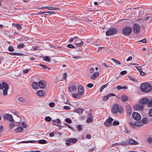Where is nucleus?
Returning <instances> with one entry per match:
<instances>
[{"label":"nucleus","instance_id":"f257e3e1","mask_svg":"<svg viewBox=\"0 0 152 152\" xmlns=\"http://www.w3.org/2000/svg\"><path fill=\"white\" fill-rule=\"evenodd\" d=\"M140 88L141 91L144 92H148L150 91L152 89L151 85L146 83L142 84L141 85Z\"/></svg>","mask_w":152,"mask_h":152},{"label":"nucleus","instance_id":"f03ea898","mask_svg":"<svg viewBox=\"0 0 152 152\" xmlns=\"http://www.w3.org/2000/svg\"><path fill=\"white\" fill-rule=\"evenodd\" d=\"M132 31V28L129 26H126L123 28V34L125 36L129 35Z\"/></svg>","mask_w":152,"mask_h":152},{"label":"nucleus","instance_id":"7ed1b4c3","mask_svg":"<svg viewBox=\"0 0 152 152\" xmlns=\"http://www.w3.org/2000/svg\"><path fill=\"white\" fill-rule=\"evenodd\" d=\"M1 89L3 90V88L4 89L3 91V94L4 95H7V90L9 88L8 85L6 83L3 82L2 84H0Z\"/></svg>","mask_w":152,"mask_h":152},{"label":"nucleus","instance_id":"20e7f679","mask_svg":"<svg viewBox=\"0 0 152 152\" xmlns=\"http://www.w3.org/2000/svg\"><path fill=\"white\" fill-rule=\"evenodd\" d=\"M117 32V30L115 28H111L106 31V34L107 36H110L116 34Z\"/></svg>","mask_w":152,"mask_h":152},{"label":"nucleus","instance_id":"39448f33","mask_svg":"<svg viewBox=\"0 0 152 152\" xmlns=\"http://www.w3.org/2000/svg\"><path fill=\"white\" fill-rule=\"evenodd\" d=\"M80 18L79 17H75L73 18L72 19H70L69 20V21L70 22L71 24H74L76 23L77 22L80 21Z\"/></svg>","mask_w":152,"mask_h":152},{"label":"nucleus","instance_id":"423d86ee","mask_svg":"<svg viewBox=\"0 0 152 152\" xmlns=\"http://www.w3.org/2000/svg\"><path fill=\"white\" fill-rule=\"evenodd\" d=\"M140 25L137 24H134L133 26V31L134 33L137 34L140 31Z\"/></svg>","mask_w":152,"mask_h":152},{"label":"nucleus","instance_id":"0eeeda50","mask_svg":"<svg viewBox=\"0 0 152 152\" xmlns=\"http://www.w3.org/2000/svg\"><path fill=\"white\" fill-rule=\"evenodd\" d=\"M3 118L5 120H8L10 122H13V120L12 116L9 114H5L3 116Z\"/></svg>","mask_w":152,"mask_h":152},{"label":"nucleus","instance_id":"6e6552de","mask_svg":"<svg viewBox=\"0 0 152 152\" xmlns=\"http://www.w3.org/2000/svg\"><path fill=\"white\" fill-rule=\"evenodd\" d=\"M133 118L136 120L139 121L141 119L140 115L137 112H133L132 114Z\"/></svg>","mask_w":152,"mask_h":152},{"label":"nucleus","instance_id":"1a4fd4ad","mask_svg":"<svg viewBox=\"0 0 152 152\" xmlns=\"http://www.w3.org/2000/svg\"><path fill=\"white\" fill-rule=\"evenodd\" d=\"M113 120V119L112 118H109L104 123L105 125L108 127L111 126Z\"/></svg>","mask_w":152,"mask_h":152},{"label":"nucleus","instance_id":"9d476101","mask_svg":"<svg viewBox=\"0 0 152 152\" xmlns=\"http://www.w3.org/2000/svg\"><path fill=\"white\" fill-rule=\"evenodd\" d=\"M119 110V106L117 104H115L113 106L112 111L113 113L114 114H116L117 113Z\"/></svg>","mask_w":152,"mask_h":152},{"label":"nucleus","instance_id":"9b49d317","mask_svg":"<svg viewBox=\"0 0 152 152\" xmlns=\"http://www.w3.org/2000/svg\"><path fill=\"white\" fill-rule=\"evenodd\" d=\"M134 109L136 111H142L143 108V107L142 105H141L139 104H137L134 107Z\"/></svg>","mask_w":152,"mask_h":152},{"label":"nucleus","instance_id":"f8f14e48","mask_svg":"<svg viewBox=\"0 0 152 152\" xmlns=\"http://www.w3.org/2000/svg\"><path fill=\"white\" fill-rule=\"evenodd\" d=\"M126 113L128 116H130L132 113L131 108L129 104H127L126 105Z\"/></svg>","mask_w":152,"mask_h":152},{"label":"nucleus","instance_id":"ddd939ff","mask_svg":"<svg viewBox=\"0 0 152 152\" xmlns=\"http://www.w3.org/2000/svg\"><path fill=\"white\" fill-rule=\"evenodd\" d=\"M148 101V99L147 98L145 97L140 100L139 103L140 104H144L147 103Z\"/></svg>","mask_w":152,"mask_h":152},{"label":"nucleus","instance_id":"4468645a","mask_svg":"<svg viewBox=\"0 0 152 152\" xmlns=\"http://www.w3.org/2000/svg\"><path fill=\"white\" fill-rule=\"evenodd\" d=\"M38 84L39 87L41 88H45L46 87V83L44 80H40L38 82Z\"/></svg>","mask_w":152,"mask_h":152},{"label":"nucleus","instance_id":"2eb2a0df","mask_svg":"<svg viewBox=\"0 0 152 152\" xmlns=\"http://www.w3.org/2000/svg\"><path fill=\"white\" fill-rule=\"evenodd\" d=\"M115 96V95L113 93L109 94L107 95L104 96L103 97V99L104 101H106L109 99L110 97Z\"/></svg>","mask_w":152,"mask_h":152},{"label":"nucleus","instance_id":"dca6fc26","mask_svg":"<svg viewBox=\"0 0 152 152\" xmlns=\"http://www.w3.org/2000/svg\"><path fill=\"white\" fill-rule=\"evenodd\" d=\"M99 74V72H94L93 74L91 77V79L92 80H95L96 78L98 77Z\"/></svg>","mask_w":152,"mask_h":152},{"label":"nucleus","instance_id":"f3484780","mask_svg":"<svg viewBox=\"0 0 152 152\" xmlns=\"http://www.w3.org/2000/svg\"><path fill=\"white\" fill-rule=\"evenodd\" d=\"M77 89L76 86L75 85L71 86L69 87L68 90L69 92H72L75 91Z\"/></svg>","mask_w":152,"mask_h":152},{"label":"nucleus","instance_id":"a211bd4d","mask_svg":"<svg viewBox=\"0 0 152 152\" xmlns=\"http://www.w3.org/2000/svg\"><path fill=\"white\" fill-rule=\"evenodd\" d=\"M52 121L53 124L55 125H56L58 126H59L58 124L61 123V121L59 119H57L56 120H52Z\"/></svg>","mask_w":152,"mask_h":152},{"label":"nucleus","instance_id":"6ab92c4d","mask_svg":"<svg viewBox=\"0 0 152 152\" xmlns=\"http://www.w3.org/2000/svg\"><path fill=\"white\" fill-rule=\"evenodd\" d=\"M66 142H68L72 143H75L77 141V140L75 138H69L65 140Z\"/></svg>","mask_w":152,"mask_h":152},{"label":"nucleus","instance_id":"aec40b11","mask_svg":"<svg viewBox=\"0 0 152 152\" xmlns=\"http://www.w3.org/2000/svg\"><path fill=\"white\" fill-rule=\"evenodd\" d=\"M129 143L131 145H137L138 144V143L137 141L130 138L129 139Z\"/></svg>","mask_w":152,"mask_h":152},{"label":"nucleus","instance_id":"412c9836","mask_svg":"<svg viewBox=\"0 0 152 152\" xmlns=\"http://www.w3.org/2000/svg\"><path fill=\"white\" fill-rule=\"evenodd\" d=\"M79 93L81 95H83L84 92V90L83 86L81 85H79L78 87Z\"/></svg>","mask_w":152,"mask_h":152},{"label":"nucleus","instance_id":"4be33fe9","mask_svg":"<svg viewBox=\"0 0 152 152\" xmlns=\"http://www.w3.org/2000/svg\"><path fill=\"white\" fill-rule=\"evenodd\" d=\"M37 94L39 96H42L45 94V92L44 91L41 90L37 91Z\"/></svg>","mask_w":152,"mask_h":152},{"label":"nucleus","instance_id":"5701e85b","mask_svg":"<svg viewBox=\"0 0 152 152\" xmlns=\"http://www.w3.org/2000/svg\"><path fill=\"white\" fill-rule=\"evenodd\" d=\"M72 96L75 98L79 99L82 97V95H81L79 93L77 94L76 93H74L72 95Z\"/></svg>","mask_w":152,"mask_h":152},{"label":"nucleus","instance_id":"b1692460","mask_svg":"<svg viewBox=\"0 0 152 152\" xmlns=\"http://www.w3.org/2000/svg\"><path fill=\"white\" fill-rule=\"evenodd\" d=\"M121 99L123 102H125L128 99V97L125 94L122 95L121 96Z\"/></svg>","mask_w":152,"mask_h":152},{"label":"nucleus","instance_id":"393cba45","mask_svg":"<svg viewBox=\"0 0 152 152\" xmlns=\"http://www.w3.org/2000/svg\"><path fill=\"white\" fill-rule=\"evenodd\" d=\"M32 87L34 89H37L39 86L38 83L34 82L32 84Z\"/></svg>","mask_w":152,"mask_h":152},{"label":"nucleus","instance_id":"a878e982","mask_svg":"<svg viewBox=\"0 0 152 152\" xmlns=\"http://www.w3.org/2000/svg\"><path fill=\"white\" fill-rule=\"evenodd\" d=\"M76 45L77 46H80L83 44V42L79 39H77L76 41Z\"/></svg>","mask_w":152,"mask_h":152},{"label":"nucleus","instance_id":"bb28decb","mask_svg":"<svg viewBox=\"0 0 152 152\" xmlns=\"http://www.w3.org/2000/svg\"><path fill=\"white\" fill-rule=\"evenodd\" d=\"M36 142V141L34 140H29V141H22L20 142H18L17 143H35Z\"/></svg>","mask_w":152,"mask_h":152},{"label":"nucleus","instance_id":"cd10ccee","mask_svg":"<svg viewBox=\"0 0 152 152\" xmlns=\"http://www.w3.org/2000/svg\"><path fill=\"white\" fill-rule=\"evenodd\" d=\"M142 121L143 124H147L149 122V120H148L147 118H143L142 120Z\"/></svg>","mask_w":152,"mask_h":152},{"label":"nucleus","instance_id":"c85d7f7f","mask_svg":"<svg viewBox=\"0 0 152 152\" xmlns=\"http://www.w3.org/2000/svg\"><path fill=\"white\" fill-rule=\"evenodd\" d=\"M39 66H42V68L45 69H47L48 70H49L51 69V68H50L48 67V66L46 65L41 64H39Z\"/></svg>","mask_w":152,"mask_h":152},{"label":"nucleus","instance_id":"c756f323","mask_svg":"<svg viewBox=\"0 0 152 152\" xmlns=\"http://www.w3.org/2000/svg\"><path fill=\"white\" fill-rule=\"evenodd\" d=\"M144 20L151 21L152 20V16L150 15L147 16L145 18H144Z\"/></svg>","mask_w":152,"mask_h":152},{"label":"nucleus","instance_id":"7c9ffc66","mask_svg":"<svg viewBox=\"0 0 152 152\" xmlns=\"http://www.w3.org/2000/svg\"><path fill=\"white\" fill-rule=\"evenodd\" d=\"M23 129L21 127H19L16 129L15 130V131L16 132H20L22 131Z\"/></svg>","mask_w":152,"mask_h":152},{"label":"nucleus","instance_id":"2f4dec72","mask_svg":"<svg viewBox=\"0 0 152 152\" xmlns=\"http://www.w3.org/2000/svg\"><path fill=\"white\" fill-rule=\"evenodd\" d=\"M38 142L39 144H44L47 143V141L44 140H38Z\"/></svg>","mask_w":152,"mask_h":152},{"label":"nucleus","instance_id":"473e14b6","mask_svg":"<svg viewBox=\"0 0 152 152\" xmlns=\"http://www.w3.org/2000/svg\"><path fill=\"white\" fill-rule=\"evenodd\" d=\"M111 60L115 63L116 64L120 65L121 64L120 62L119 61L117 60L116 59L112 58Z\"/></svg>","mask_w":152,"mask_h":152},{"label":"nucleus","instance_id":"72a5a7b5","mask_svg":"<svg viewBox=\"0 0 152 152\" xmlns=\"http://www.w3.org/2000/svg\"><path fill=\"white\" fill-rule=\"evenodd\" d=\"M8 54L11 55H18L21 56L22 54L20 53H9Z\"/></svg>","mask_w":152,"mask_h":152},{"label":"nucleus","instance_id":"f704fd0d","mask_svg":"<svg viewBox=\"0 0 152 152\" xmlns=\"http://www.w3.org/2000/svg\"><path fill=\"white\" fill-rule=\"evenodd\" d=\"M108 83H107L105 85H104L102 86V87L100 88V92H101L104 88H105L107 86Z\"/></svg>","mask_w":152,"mask_h":152},{"label":"nucleus","instance_id":"c9c22d12","mask_svg":"<svg viewBox=\"0 0 152 152\" xmlns=\"http://www.w3.org/2000/svg\"><path fill=\"white\" fill-rule=\"evenodd\" d=\"M18 100L21 102L23 103L25 102L26 100L25 98L21 97H20L18 98Z\"/></svg>","mask_w":152,"mask_h":152},{"label":"nucleus","instance_id":"e433bc0d","mask_svg":"<svg viewBox=\"0 0 152 152\" xmlns=\"http://www.w3.org/2000/svg\"><path fill=\"white\" fill-rule=\"evenodd\" d=\"M136 126L137 127H141L142 126L143 124L141 122H137L136 123Z\"/></svg>","mask_w":152,"mask_h":152},{"label":"nucleus","instance_id":"4c0bfd02","mask_svg":"<svg viewBox=\"0 0 152 152\" xmlns=\"http://www.w3.org/2000/svg\"><path fill=\"white\" fill-rule=\"evenodd\" d=\"M43 60L48 62H50V59L48 56H45Z\"/></svg>","mask_w":152,"mask_h":152},{"label":"nucleus","instance_id":"58836bf2","mask_svg":"<svg viewBox=\"0 0 152 152\" xmlns=\"http://www.w3.org/2000/svg\"><path fill=\"white\" fill-rule=\"evenodd\" d=\"M25 46V45L23 44H19L18 45V47L20 49L23 48Z\"/></svg>","mask_w":152,"mask_h":152},{"label":"nucleus","instance_id":"ea45409f","mask_svg":"<svg viewBox=\"0 0 152 152\" xmlns=\"http://www.w3.org/2000/svg\"><path fill=\"white\" fill-rule=\"evenodd\" d=\"M129 124L130 126L134 128H135L136 126V123H134V124L130 122L129 123Z\"/></svg>","mask_w":152,"mask_h":152},{"label":"nucleus","instance_id":"a19ab883","mask_svg":"<svg viewBox=\"0 0 152 152\" xmlns=\"http://www.w3.org/2000/svg\"><path fill=\"white\" fill-rule=\"evenodd\" d=\"M76 112L77 113L82 114L83 113V111L81 109H78L76 110Z\"/></svg>","mask_w":152,"mask_h":152},{"label":"nucleus","instance_id":"79ce46f5","mask_svg":"<svg viewBox=\"0 0 152 152\" xmlns=\"http://www.w3.org/2000/svg\"><path fill=\"white\" fill-rule=\"evenodd\" d=\"M119 124V122L118 121H115L113 122V126L118 125Z\"/></svg>","mask_w":152,"mask_h":152},{"label":"nucleus","instance_id":"37998d69","mask_svg":"<svg viewBox=\"0 0 152 152\" xmlns=\"http://www.w3.org/2000/svg\"><path fill=\"white\" fill-rule=\"evenodd\" d=\"M147 105L149 107H152V100L149 101L147 103Z\"/></svg>","mask_w":152,"mask_h":152},{"label":"nucleus","instance_id":"c03bdc74","mask_svg":"<svg viewBox=\"0 0 152 152\" xmlns=\"http://www.w3.org/2000/svg\"><path fill=\"white\" fill-rule=\"evenodd\" d=\"M45 120L48 121H50L51 120V118L49 116H47L45 118Z\"/></svg>","mask_w":152,"mask_h":152},{"label":"nucleus","instance_id":"a18cd8bd","mask_svg":"<svg viewBox=\"0 0 152 152\" xmlns=\"http://www.w3.org/2000/svg\"><path fill=\"white\" fill-rule=\"evenodd\" d=\"M65 121L66 122L70 124L72 123V120L69 118H66L65 119Z\"/></svg>","mask_w":152,"mask_h":152},{"label":"nucleus","instance_id":"49530a36","mask_svg":"<svg viewBox=\"0 0 152 152\" xmlns=\"http://www.w3.org/2000/svg\"><path fill=\"white\" fill-rule=\"evenodd\" d=\"M95 71V68L93 67H91L90 68L89 72L90 73H92L94 72Z\"/></svg>","mask_w":152,"mask_h":152},{"label":"nucleus","instance_id":"de8ad7c7","mask_svg":"<svg viewBox=\"0 0 152 152\" xmlns=\"http://www.w3.org/2000/svg\"><path fill=\"white\" fill-rule=\"evenodd\" d=\"M8 50L10 52H12L14 51V49L12 46H10L8 47Z\"/></svg>","mask_w":152,"mask_h":152},{"label":"nucleus","instance_id":"09e8293b","mask_svg":"<svg viewBox=\"0 0 152 152\" xmlns=\"http://www.w3.org/2000/svg\"><path fill=\"white\" fill-rule=\"evenodd\" d=\"M129 77L130 80H132V81H133L134 82H137V79L133 77H131L130 76H129Z\"/></svg>","mask_w":152,"mask_h":152},{"label":"nucleus","instance_id":"8fccbe9b","mask_svg":"<svg viewBox=\"0 0 152 152\" xmlns=\"http://www.w3.org/2000/svg\"><path fill=\"white\" fill-rule=\"evenodd\" d=\"M93 120V119L92 118H87L86 122L87 123H91L92 122V121Z\"/></svg>","mask_w":152,"mask_h":152},{"label":"nucleus","instance_id":"3c124183","mask_svg":"<svg viewBox=\"0 0 152 152\" xmlns=\"http://www.w3.org/2000/svg\"><path fill=\"white\" fill-rule=\"evenodd\" d=\"M67 47L68 48H75V47L74 46H73L72 45L70 44H68L67 45Z\"/></svg>","mask_w":152,"mask_h":152},{"label":"nucleus","instance_id":"603ef678","mask_svg":"<svg viewBox=\"0 0 152 152\" xmlns=\"http://www.w3.org/2000/svg\"><path fill=\"white\" fill-rule=\"evenodd\" d=\"M49 105L50 107H53L55 105V104L53 102H50V103Z\"/></svg>","mask_w":152,"mask_h":152},{"label":"nucleus","instance_id":"864d4df0","mask_svg":"<svg viewBox=\"0 0 152 152\" xmlns=\"http://www.w3.org/2000/svg\"><path fill=\"white\" fill-rule=\"evenodd\" d=\"M141 75L144 76L145 75V73L142 71V70H140V71L139 72Z\"/></svg>","mask_w":152,"mask_h":152},{"label":"nucleus","instance_id":"5fc2aeb1","mask_svg":"<svg viewBox=\"0 0 152 152\" xmlns=\"http://www.w3.org/2000/svg\"><path fill=\"white\" fill-rule=\"evenodd\" d=\"M94 86V85L92 83H89L87 84V87L89 88H91L93 87Z\"/></svg>","mask_w":152,"mask_h":152},{"label":"nucleus","instance_id":"6e6d98bb","mask_svg":"<svg viewBox=\"0 0 152 152\" xmlns=\"http://www.w3.org/2000/svg\"><path fill=\"white\" fill-rule=\"evenodd\" d=\"M127 73V72L126 71H123L121 72L120 74L121 75H124Z\"/></svg>","mask_w":152,"mask_h":152},{"label":"nucleus","instance_id":"4d7b16f0","mask_svg":"<svg viewBox=\"0 0 152 152\" xmlns=\"http://www.w3.org/2000/svg\"><path fill=\"white\" fill-rule=\"evenodd\" d=\"M22 126L23 127L25 128H26L27 126V125L24 121L22 123Z\"/></svg>","mask_w":152,"mask_h":152},{"label":"nucleus","instance_id":"13d9d810","mask_svg":"<svg viewBox=\"0 0 152 152\" xmlns=\"http://www.w3.org/2000/svg\"><path fill=\"white\" fill-rule=\"evenodd\" d=\"M77 128L79 131H80L82 129V125H79L77 126Z\"/></svg>","mask_w":152,"mask_h":152},{"label":"nucleus","instance_id":"bf43d9fd","mask_svg":"<svg viewBox=\"0 0 152 152\" xmlns=\"http://www.w3.org/2000/svg\"><path fill=\"white\" fill-rule=\"evenodd\" d=\"M125 132L126 133H130V131L129 130L127 127H125Z\"/></svg>","mask_w":152,"mask_h":152},{"label":"nucleus","instance_id":"052dcab7","mask_svg":"<svg viewBox=\"0 0 152 152\" xmlns=\"http://www.w3.org/2000/svg\"><path fill=\"white\" fill-rule=\"evenodd\" d=\"M64 108L65 110H70L71 109L70 107L69 106H64Z\"/></svg>","mask_w":152,"mask_h":152},{"label":"nucleus","instance_id":"680f3d73","mask_svg":"<svg viewBox=\"0 0 152 152\" xmlns=\"http://www.w3.org/2000/svg\"><path fill=\"white\" fill-rule=\"evenodd\" d=\"M139 42H142L143 43H145L147 42L145 38H144L143 39L140 40Z\"/></svg>","mask_w":152,"mask_h":152},{"label":"nucleus","instance_id":"e2e57ef3","mask_svg":"<svg viewBox=\"0 0 152 152\" xmlns=\"http://www.w3.org/2000/svg\"><path fill=\"white\" fill-rule=\"evenodd\" d=\"M120 113H122L123 112V109L121 107H119V110H118Z\"/></svg>","mask_w":152,"mask_h":152},{"label":"nucleus","instance_id":"0e129e2a","mask_svg":"<svg viewBox=\"0 0 152 152\" xmlns=\"http://www.w3.org/2000/svg\"><path fill=\"white\" fill-rule=\"evenodd\" d=\"M16 27L17 28L19 29H20L21 28V27L20 26V25L19 24H16Z\"/></svg>","mask_w":152,"mask_h":152},{"label":"nucleus","instance_id":"69168bd1","mask_svg":"<svg viewBox=\"0 0 152 152\" xmlns=\"http://www.w3.org/2000/svg\"><path fill=\"white\" fill-rule=\"evenodd\" d=\"M95 146H94L91 149H89V150H88L89 152H92L95 149Z\"/></svg>","mask_w":152,"mask_h":152},{"label":"nucleus","instance_id":"338daca9","mask_svg":"<svg viewBox=\"0 0 152 152\" xmlns=\"http://www.w3.org/2000/svg\"><path fill=\"white\" fill-rule=\"evenodd\" d=\"M147 141L151 143H152V138L151 137H149Z\"/></svg>","mask_w":152,"mask_h":152},{"label":"nucleus","instance_id":"774afa93","mask_svg":"<svg viewBox=\"0 0 152 152\" xmlns=\"http://www.w3.org/2000/svg\"><path fill=\"white\" fill-rule=\"evenodd\" d=\"M149 113L150 116H152V108L150 110Z\"/></svg>","mask_w":152,"mask_h":152}]
</instances>
